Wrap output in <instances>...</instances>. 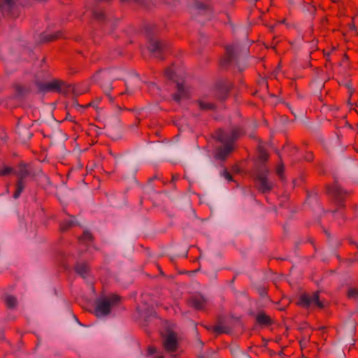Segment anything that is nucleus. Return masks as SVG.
I'll use <instances>...</instances> for the list:
<instances>
[{"label":"nucleus","instance_id":"nucleus-35","mask_svg":"<svg viewBox=\"0 0 358 358\" xmlns=\"http://www.w3.org/2000/svg\"><path fill=\"white\" fill-rule=\"evenodd\" d=\"M14 169L12 167L4 166L3 168H0V176H8L11 173H14Z\"/></svg>","mask_w":358,"mask_h":358},{"label":"nucleus","instance_id":"nucleus-43","mask_svg":"<svg viewBox=\"0 0 358 358\" xmlns=\"http://www.w3.org/2000/svg\"><path fill=\"white\" fill-rule=\"evenodd\" d=\"M66 120H70V121H73L72 117H71V115H67V117H66Z\"/></svg>","mask_w":358,"mask_h":358},{"label":"nucleus","instance_id":"nucleus-3","mask_svg":"<svg viewBox=\"0 0 358 358\" xmlns=\"http://www.w3.org/2000/svg\"><path fill=\"white\" fill-rule=\"evenodd\" d=\"M269 171L266 165H259L256 169L255 182L257 189L262 193L272 190L273 183L268 180Z\"/></svg>","mask_w":358,"mask_h":358},{"label":"nucleus","instance_id":"nucleus-29","mask_svg":"<svg viewBox=\"0 0 358 358\" xmlns=\"http://www.w3.org/2000/svg\"><path fill=\"white\" fill-rule=\"evenodd\" d=\"M6 304L8 308H13L17 305V299L12 295H8L5 299Z\"/></svg>","mask_w":358,"mask_h":358},{"label":"nucleus","instance_id":"nucleus-30","mask_svg":"<svg viewBox=\"0 0 358 358\" xmlns=\"http://www.w3.org/2000/svg\"><path fill=\"white\" fill-rule=\"evenodd\" d=\"M93 241V236L89 231H85L80 238V241L83 243H90Z\"/></svg>","mask_w":358,"mask_h":358},{"label":"nucleus","instance_id":"nucleus-26","mask_svg":"<svg viewBox=\"0 0 358 358\" xmlns=\"http://www.w3.org/2000/svg\"><path fill=\"white\" fill-rule=\"evenodd\" d=\"M25 187V182L17 180L15 191L13 193V197L15 199H18Z\"/></svg>","mask_w":358,"mask_h":358},{"label":"nucleus","instance_id":"nucleus-27","mask_svg":"<svg viewBox=\"0 0 358 358\" xmlns=\"http://www.w3.org/2000/svg\"><path fill=\"white\" fill-rule=\"evenodd\" d=\"M268 155L266 150L262 146H258V159L262 162L261 165H265L264 163L268 160Z\"/></svg>","mask_w":358,"mask_h":358},{"label":"nucleus","instance_id":"nucleus-14","mask_svg":"<svg viewBox=\"0 0 358 358\" xmlns=\"http://www.w3.org/2000/svg\"><path fill=\"white\" fill-rule=\"evenodd\" d=\"M233 148V146H231L229 144H223L222 146L218 147L216 149L215 157L217 159L224 161L232 152Z\"/></svg>","mask_w":358,"mask_h":358},{"label":"nucleus","instance_id":"nucleus-4","mask_svg":"<svg viewBox=\"0 0 358 358\" xmlns=\"http://www.w3.org/2000/svg\"><path fill=\"white\" fill-rule=\"evenodd\" d=\"M95 78L108 96L110 101H113V99L108 93L113 90L112 82L118 79L115 75V71L112 69L99 71L96 73Z\"/></svg>","mask_w":358,"mask_h":358},{"label":"nucleus","instance_id":"nucleus-12","mask_svg":"<svg viewBox=\"0 0 358 358\" xmlns=\"http://www.w3.org/2000/svg\"><path fill=\"white\" fill-rule=\"evenodd\" d=\"M16 132L18 134L19 138L24 142L29 140L33 136L32 132L30 131V126L22 124L20 122V120L17 122Z\"/></svg>","mask_w":358,"mask_h":358},{"label":"nucleus","instance_id":"nucleus-25","mask_svg":"<svg viewBox=\"0 0 358 358\" xmlns=\"http://www.w3.org/2000/svg\"><path fill=\"white\" fill-rule=\"evenodd\" d=\"M199 108L203 110H214L216 108V106L213 103L206 102L202 99L197 101Z\"/></svg>","mask_w":358,"mask_h":358},{"label":"nucleus","instance_id":"nucleus-20","mask_svg":"<svg viewBox=\"0 0 358 358\" xmlns=\"http://www.w3.org/2000/svg\"><path fill=\"white\" fill-rule=\"evenodd\" d=\"M15 3V0H0V9L4 15H9Z\"/></svg>","mask_w":358,"mask_h":358},{"label":"nucleus","instance_id":"nucleus-18","mask_svg":"<svg viewBox=\"0 0 358 358\" xmlns=\"http://www.w3.org/2000/svg\"><path fill=\"white\" fill-rule=\"evenodd\" d=\"M75 271L82 278H86L90 273V266L85 262H78L75 266Z\"/></svg>","mask_w":358,"mask_h":358},{"label":"nucleus","instance_id":"nucleus-47","mask_svg":"<svg viewBox=\"0 0 358 358\" xmlns=\"http://www.w3.org/2000/svg\"><path fill=\"white\" fill-rule=\"evenodd\" d=\"M199 358H202V357H199Z\"/></svg>","mask_w":358,"mask_h":358},{"label":"nucleus","instance_id":"nucleus-37","mask_svg":"<svg viewBox=\"0 0 358 358\" xmlns=\"http://www.w3.org/2000/svg\"><path fill=\"white\" fill-rule=\"evenodd\" d=\"M222 176L228 181H233V177L231 174L227 169L224 170Z\"/></svg>","mask_w":358,"mask_h":358},{"label":"nucleus","instance_id":"nucleus-19","mask_svg":"<svg viewBox=\"0 0 358 358\" xmlns=\"http://www.w3.org/2000/svg\"><path fill=\"white\" fill-rule=\"evenodd\" d=\"M13 87L17 97H24L31 92V87L29 85H22L16 83L13 85Z\"/></svg>","mask_w":358,"mask_h":358},{"label":"nucleus","instance_id":"nucleus-38","mask_svg":"<svg viewBox=\"0 0 358 358\" xmlns=\"http://www.w3.org/2000/svg\"><path fill=\"white\" fill-rule=\"evenodd\" d=\"M305 160L307 162H311L313 160V155L312 152H308L304 157Z\"/></svg>","mask_w":358,"mask_h":358},{"label":"nucleus","instance_id":"nucleus-1","mask_svg":"<svg viewBox=\"0 0 358 358\" xmlns=\"http://www.w3.org/2000/svg\"><path fill=\"white\" fill-rule=\"evenodd\" d=\"M38 90L40 92H56L64 95H67L70 92H73L75 96L79 95L76 91L74 87L67 85L64 81L57 79H54L48 82H36V83Z\"/></svg>","mask_w":358,"mask_h":358},{"label":"nucleus","instance_id":"nucleus-16","mask_svg":"<svg viewBox=\"0 0 358 358\" xmlns=\"http://www.w3.org/2000/svg\"><path fill=\"white\" fill-rule=\"evenodd\" d=\"M14 173L17 176V180L24 182H25L27 177L32 176L27 165L22 163L20 164L18 170L14 172Z\"/></svg>","mask_w":358,"mask_h":358},{"label":"nucleus","instance_id":"nucleus-15","mask_svg":"<svg viewBox=\"0 0 358 358\" xmlns=\"http://www.w3.org/2000/svg\"><path fill=\"white\" fill-rule=\"evenodd\" d=\"M177 92L172 95L173 99L179 103L182 99L188 97V92L182 83H176Z\"/></svg>","mask_w":358,"mask_h":358},{"label":"nucleus","instance_id":"nucleus-9","mask_svg":"<svg viewBox=\"0 0 358 358\" xmlns=\"http://www.w3.org/2000/svg\"><path fill=\"white\" fill-rule=\"evenodd\" d=\"M162 345L166 352L171 355L176 352L179 348L177 334L170 331L167 334L162 335Z\"/></svg>","mask_w":358,"mask_h":358},{"label":"nucleus","instance_id":"nucleus-22","mask_svg":"<svg viewBox=\"0 0 358 358\" xmlns=\"http://www.w3.org/2000/svg\"><path fill=\"white\" fill-rule=\"evenodd\" d=\"M94 17L99 22H108L106 16L101 8H94L92 10Z\"/></svg>","mask_w":358,"mask_h":358},{"label":"nucleus","instance_id":"nucleus-28","mask_svg":"<svg viewBox=\"0 0 358 358\" xmlns=\"http://www.w3.org/2000/svg\"><path fill=\"white\" fill-rule=\"evenodd\" d=\"M76 225V222L73 220H66L60 223V230L66 231Z\"/></svg>","mask_w":358,"mask_h":358},{"label":"nucleus","instance_id":"nucleus-42","mask_svg":"<svg viewBox=\"0 0 358 358\" xmlns=\"http://www.w3.org/2000/svg\"><path fill=\"white\" fill-rule=\"evenodd\" d=\"M96 2H108L110 0H94Z\"/></svg>","mask_w":358,"mask_h":358},{"label":"nucleus","instance_id":"nucleus-2","mask_svg":"<svg viewBox=\"0 0 358 358\" xmlns=\"http://www.w3.org/2000/svg\"><path fill=\"white\" fill-rule=\"evenodd\" d=\"M120 301V297L116 294L99 299L96 303L95 315L98 317L108 316L111 312V308L117 306Z\"/></svg>","mask_w":358,"mask_h":358},{"label":"nucleus","instance_id":"nucleus-13","mask_svg":"<svg viewBox=\"0 0 358 358\" xmlns=\"http://www.w3.org/2000/svg\"><path fill=\"white\" fill-rule=\"evenodd\" d=\"M188 303L190 306L193 307L196 310H202L206 306V300L203 296L196 294L192 296L188 299Z\"/></svg>","mask_w":358,"mask_h":358},{"label":"nucleus","instance_id":"nucleus-32","mask_svg":"<svg viewBox=\"0 0 358 358\" xmlns=\"http://www.w3.org/2000/svg\"><path fill=\"white\" fill-rule=\"evenodd\" d=\"M213 331L217 334L229 333V328L222 325H217L213 328Z\"/></svg>","mask_w":358,"mask_h":358},{"label":"nucleus","instance_id":"nucleus-36","mask_svg":"<svg viewBox=\"0 0 358 358\" xmlns=\"http://www.w3.org/2000/svg\"><path fill=\"white\" fill-rule=\"evenodd\" d=\"M165 76L169 80H173L175 78V72L171 67H168L164 71Z\"/></svg>","mask_w":358,"mask_h":358},{"label":"nucleus","instance_id":"nucleus-31","mask_svg":"<svg viewBox=\"0 0 358 358\" xmlns=\"http://www.w3.org/2000/svg\"><path fill=\"white\" fill-rule=\"evenodd\" d=\"M333 214L335 215V218L338 220V222L339 224H342L345 221V217L342 212H340L338 210H336L332 211Z\"/></svg>","mask_w":358,"mask_h":358},{"label":"nucleus","instance_id":"nucleus-46","mask_svg":"<svg viewBox=\"0 0 358 358\" xmlns=\"http://www.w3.org/2000/svg\"><path fill=\"white\" fill-rule=\"evenodd\" d=\"M320 329H325V327H322Z\"/></svg>","mask_w":358,"mask_h":358},{"label":"nucleus","instance_id":"nucleus-17","mask_svg":"<svg viewBox=\"0 0 358 358\" xmlns=\"http://www.w3.org/2000/svg\"><path fill=\"white\" fill-rule=\"evenodd\" d=\"M256 322L261 326L268 327L273 324V320L270 316L264 312H259L255 316Z\"/></svg>","mask_w":358,"mask_h":358},{"label":"nucleus","instance_id":"nucleus-5","mask_svg":"<svg viewBox=\"0 0 358 358\" xmlns=\"http://www.w3.org/2000/svg\"><path fill=\"white\" fill-rule=\"evenodd\" d=\"M327 193L339 206V208L345 207V200L350 194V192L344 189L337 182L327 187Z\"/></svg>","mask_w":358,"mask_h":358},{"label":"nucleus","instance_id":"nucleus-39","mask_svg":"<svg viewBox=\"0 0 358 358\" xmlns=\"http://www.w3.org/2000/svg\"><path fill=\"white\" fill-rule=\"evenodd\" d=\"M180 178V176L178 174H173L172 175V178L171 182L174 184L176 181H177Z\"/></svg>","mask_w":358,"mask_h":358},{"label":"nucleus","instance_id":"nucleus-34","mask_svg":"<svg viewBox=\"0 0 358 358\" xmlns=\"http://www.w3.org/2000/svg\"><path fill=\"white\" fill-rule=\"evenodd\" d=\"M347 296L349 299H358V289L350 288L348 291Z\"/></svg>","mask_w":358,"mask_h":358},{"label":"nucleus","instance_id":"nucleus-7","mask_svg":"<svg viewBox=\"0 0 358 358\" xmlns=\"http://www.w3.org/2000/svg\"><path fill=\"white\" fill-rule=\"evenodd\" d=\"M241 47L237 43H232L225 47V55L220 59V66L227 69L237 61Z\"/></svg>","mask_w":358,"mask_h":358},{"label":"nucleus","instance_id":"nucleus-11","mask_svg":"<svg viewBox=\"0 0 358 358\" xmlns=\"http://www.w3.org/2000/svg\"><path fill=\"white\" fill-rule=\"evenodd\" d=\"M169 44L164 41H158L154 38H150L149 41V50L153 54V55L163 60L164 59L165 53L169 50Z\"/></svg>","mask_w":358,"mask_h":358},{"label":"nucleus","instance_id":"nucleus-10","mask_svg":"<svg viewBox=\"0 0 358 358\" xmlns=\"http://www.w3.org/2000/svg\"><path fill=\"white\" fill-rule=\"evenodd\" d=\"M297 305L303 308H308L311 306H317L320 308H324V304L320 300V295L317 292H314L313 295L306 293L302 294L299 299Z\"/></svg>","mask_w":358,"mask_h":358},{"label":"nucleus","instance_id":"nucleus-8","mask_svg":"<svg viewBox=\"0 0 358 358\" xmlns=\"http://www.w3.org/2000/svg\"><path fill=\"white\" fill-rule=\"evenodd\" d=\"M243 134V131L240 128H234L230 131H226L219 129L217 131L216 138L218 141L223 144H229L233 146L234 143Z\"/></svg>","mask_w":358,"mask_h":358},{"label":"nucleus","instance_id":"nucleus-44","mask_svg":"<svg viewBox=\"0 0 358 358\" xmlns=\"http://www.w3.org/2000/svg\"><path fill=\"white\" fill-rule=\"evenodd\" d=\"M334 3H336L338 1L337 0H331Z\"/></svg>","mask_w":358,"mask_h":358},{"label":"nucleus","instance_id":"nucleus-40","mask_svg":"<svg viewBox=\"0 0 358 358\" xmlns=\"http://www.w3.org/2000/svg\"><path fill=\"white\" fill-rule=\"evenodd\" d=\"M73 106H77V107H80V108H83V106L78 104V103L76 99L73 100Z\"/></svg>","mask_w":358,"mask_h":358},{"label":"nucleus","instance_id":"nucleus-23","mask_svg":"<svg viewBox=\"0 0 358 358\" xmlns=\"http://www.w3.org/2000/svg\"><path fill=\"white\" fill-rule=\"evenodd\" d=\"M194 7L199 11L212 12L211 6L209 2L196 1L194 3Z\"/></svg>","mask_w":358,"mask_h":358},{"label":"nucleus","instance_id":"nucleus-21","mask_svg":"<svg viewBox=\"0 0 358 358\" xmlns=\"http://www.w3.org/2000/svg\"><path fill=\"white\" fill-rule=\"evenodd\" d=\"M62 36V32L58 31L55 34H48L46 33H42L40 35V42L41 43H48L50 41H55L57 38H59Z\"/></svg>","mask_w":358,"mask_h":358},{"label":"nucleus","instance_id":"nucleus-41","mask_svg":"<svg viewBox=\"0 0 358 358\" xmlns=\"http://www.w3.org/2000/svg\"><path fill=\"white\" fill-rule=\"evenodd\" d=\"M329 57V53H328V54H327V64H326V65H325V66H326V67H327V65H329H329H331L330 62H329V59H328V57Z\"/></svg>","mask_w":358,"mask_h":358},{"label":"nucleus","instance_id":"nucleus-6","mask_svg":"<svg viewBox=\"0 0 358 358\" xmlns=\"http://www.w3.org/2000/svg\"><path fill=\"white\" fill-rule=\"evenodd\" d=\"M233 84L227 79H222L217 81L210 96L215 99L224 100L228 97Z\"/></svg>","mask_w":358,"mask_h":358},{"label":"nucleus","instance_id":"nucleus-33","mask_svg":"<svg viewBox=\"0 0 358 358\" xmlns=\"http://www.w3.org/2000/svg\"><path fill=\"white\" fill-rule=\"evenodd\" d=\"M284 170H285V168H284V165L282 164H279L277 166L276 174L278 175V176L279 177L280 180L282 182L285 181Z\"/></svg>","mask_w":358,"mask_h":358},{"label":"nucleus","instance_id":"nucleus-24","mask_svg":"<svg viewBox=\"0 0 358 358\" xmlns=\"http://www.w3.org/2000/svg\"><path fill=\"white\" fill-rule=\"evenodd\" d=\"M146 357L149 358H164L162 352H158L154 346H149L148 348Z\"/></svg>","mask_w":358,"mask_h":358},{"label":"nucleus","instance_id":"nucleus-45","mask_svg":"<svg viewBox=\"0 0 358 358\" xmlns=\"http://www.w3.org/2000/svg\"><path fill=\"white\" fill-rule=\"evenodd\" d=\"M286 149H287V147H284V148H283V150H286Z\"/></svg>","mask_w":358,"mask_h":358}]
</instances>
